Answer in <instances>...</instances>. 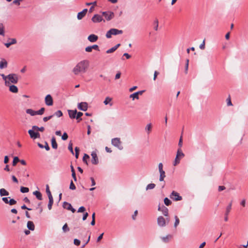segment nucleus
<instances>
[{"label": "nucleus", "instance_id": "f257e3e1", "mask_svg": "<svg viewBox=\"0 0 248 248\" xmlns=\"http://www.w3.org/2000/svg\"><path fill=\"white\" fill-rule=\"evenodd\" d=\"M89 66L88 60H83L78 62L72 69V72L75 76L81 75L85 73Z\"/></svg>", "mask_w": 248, "mask_h": 248}, {"label": "nucleus", "instance_id": "f03ea898", "mask_svg": "<svg viewBox=\"0 0 248 248\" xmlns=\"http://www.w3.org/2000/svg\"><path fill=\"white\" fill-rule=\"evenodd\" d=\"M123 33L122 30H119L116 29H111L106 33V36L107 38H110L112 35L121 34Z\"/></svg>", "mask_w": 248, "mask_h": 248}, {"label": "nucleus", "instance_id": "7ed1b4c3", "mask_svg": "<svg viewBox=\"0 0 248 248\" xmlns=\"http://www.w3.org/2000/svg\"><path fill=\"white\" fill-rule=\"evenodd\" d=\"M170 218L167 217L166 219H165L164 217H163L162 216H159L157 218V224L160 227H165L167 224L169 223L170 222Z\"/></svg>", "mask_w": 248, "mask_h": 248}, {"label": "nucleus", "instance_id": "20e7f679", "mask_svg": "<svg viewBox=\"0 0 248 248\" xmlns=\"http://www.w3.org/2000/svg\"><path fill=\"white\" fill-rule=\"evenodd\" d=\"M8 86L11 83L16 84L18 81V77L15 74H10L8 75Z\"/></svg>", "mask_w": 248, "mask_h": 248}, {"label": "nucleus", "instance_id": "39448f33", "mask_svg": "<svg viewBox=\"0 0 248 248\" xmlns=\"http://www.w3.org/2000/svg\"><path fill=\"white\" fill-rule=\"evenodd\" d=\"M102 14L107 21L110 20L114 17L113 12L110 11L103 12Z\"/></svg>", "mask_w": 248, "mask_h": 248}, {"label": "nucleus", "instance_id": "423d86ee", "mask_svg": "<svg viewBox=\"0 0 248 248\" xmlns=\"http://www.w3.org/2000/svg\"><path fill=\"white\" fill-rule=\"evenodd\" d=\"M170 198L174 201H181L182 199L181 196H180L178 193L173 191L170 195Z\"/></svg>", "mask_w": 248, "mask_h": 248}, {"label": "nucleus", "instance_id": "0eeeda50", "mask_svg": "<svg viewBox=\"0 0 248 248\" xmlns=\"http://www.w3.org/2000/svg\"><path fill=\"white\" fill-rule=\"evenodd\" d=\"M92 21L93 23H99L102 21H104V22L105 21V20L103 19L102 16L98 14H95L92 17Z\"/></svg>", "mask_w": 248, "mask_h": 248}, {"label": "nucleus", "instance_id": "6e6552de", "mask_svg": "<svg viewBox=\"0 0 248 248\" xmlns=\"http://www.w3.org/2000/svg\"><path fill=\"white\" fill-rule=\"evenodd\" d=\"M111 143L114 146L117 147L119 149H121V141L120 140V138H114V139H112Z\"/></svg>", "mask_w": 248, "mask_h": 248}, {"label": "nucleus", "instance_id": "1a4fd4ad", "mask_svg": "<svg viewBox=\"0 0 248 248\" xmlns=\"http://www.w3.org/2000/svg\"><path fill=\"white\" fill-rule=\"evenodd\" d=\"M28 133L31 139H35L37 138H39L40 137V135L38 132H35L33 130H29L28 131Z\"/></svg>", "mask_w": 248, "mask_h": 248}, {"label": "nucleus", "instance_id": "9d476101", "mask_svg": "<svg viewBox=\"0 0 248 248\" xmlns=\"http://www.w3.org/2000/svg\"><path fill=\"white\" fill-rule=\"evenodd\" d=\"M45 103L47 106H52L53 104L52 97L50 94L47 95L45 97Z\"/></svg>", "mask_w": 248, "mask_h": 248}, {"label": "nucleus", "instance_id": "9b49d317", "mask_svg": "<svg viewBox=\"0 0 248 248\" xmlns=\"http://www.w3.org/2000/svg\"><path fill=\"white\" fill-rule=\"evenodd\" d=\"M158 210L162 212V214L167 217H169V211L168 209L164 205H162L161 207L159 206L158 208Z\"/></svg>", "mask_w": 248, "mask_h": 248}, {"label": "nucleus", "instance_id": "f8f14e48", "mask_svg": "<svg viewBox=\"0 0 248 248\" xmlns=\"http://www.w3.org/2000/svg\"><path fill=\"white\" fill-rule=\"evenodd\" d=\"M143 92H144V91H139V92L134 93L130 94V98H132L133 100H134L135 99H139V95L142 94Z\"/></svg>", "mask_w": 248, "mask_h": 248}, {"label": "nucleus", "instance_id": "ddd939ff", "mask_svg": "<svg viewBox=\"0 0 248 248\" xmlns=\"http://www.w3.org/2000/svg\"><path fill=\"white\" fill-rule=\"evenodd\" d=\"M78 108L82 111H86L88 109V104L86 102H81L78 104Z\"/></svg>", "mask_w": 248, "mask_h": 248}, {"label": "nucleus", "instance_id": "4468645a", "mask_svg": "<svg viewBox=\"0 0 248 248\" xmlns=\"http://www.w3.org/2000/svg\"><path fill=\"white\" fill-rule=\"evenodd\" d=\"M92 158V163L93 164H97L98 163V157L97 156V154L95 152H93L91 154Z\"/></svg>", "mask_w": 248, "mask_h": 248}, {"label": "nucleus", "instance_id": "2eb2a0df", "mask_svg": "<svg viewBox=\"0 0 248 248\" xmlns=\"http://www.w3.org/2000/svg\"><path fill=\"white\" fill-rule=\"evenodd\" d=\"M17 41L15 38H9L8 39V42L5 43L4 45L6 47L8 48L11 45L16 44Z\"/></svg>", "mask_w": 248, "mask_h": 248}, {"label": "nucleus", "instance_id": "dca6fc26", "mask_svg": "<svg viewBox=\"0 0 248 248\" xmlns=\"http://www.w3.org/2000/svg\"><path fill=\"white\" fill-rule=\"evenodd\" d=\"M87 9H84L81 12H79L77 16L78 19L80 20L84 17L87 12Z\"/></svg>", "mask_w": 248, "mask_h": 248}, {"label": "nucleus", "instance_id": "f3484780", "mask_svg": "<svg viewBox=\"0 0 248 248\" xmlns=\"http://www.w3.org/2000/svg\"><path fill=\"white\" fill-rule=\"evenodd\" d=\"M98 36L95 34H92L88 37V40L92 43L95 42L98 40Z\"/></svg>", "mask_w": 248, "mask_h": 248}, {"label": "nucleus", "instance_id": "a211bd4d", "mask_svg": "<svg viewBox=\"0 0 248 248\" xmlns=\"http://www.w3.org/2000/svg\"><path fill=\"white\" fill-rule=\"evenodd\" d=\"M68 114L69 115L70 118L71 119L76 118L77 110H69Z\"/></svg>", "mask_w": 248, "mask_h": 248}, {"label": "nucleus", "instance_id": "6ab92c4d", "mask_svg": "<svg viewBox=\"0 0 248 248\" xmlns=\"http://www.w3.org/2000/svg\"><path fill=\"white\" fill-rule=\"evenodd\" d=\"M112 100V98L110 97H107L104 101V103L105 105L109 104L110 106H112V103H111Z\"/></svg>", "mask_w": 248, "mask_h": 248}, {"label": "nucleus", "instance_id": "aec40b11", "mask_svg": "<svg viewBox=\"0 0 248 248\" xmlns=\"http://www.w3.org/2000/svg\"><path fill=\"white\" fill-rule=\"evenodd\" d=\"M172 238V235L170 234L167 235L166 236L162 237L161 238L162 241L164 243H168L169 242V241Z\"/></svg>", "mask_w": 248, "mask_h": 248}, {"label": "nucleus", "instance_id": "412c9836", "mask_svg": "<svg viewBox=\"0 0 248 248\" xmlns=\"http://www.w3.org/2000/svg\"><path fill=\"white\" fill-rule=\"evenodd\" d=\"M120 46V44H118L116 45L115 46H114L112 47V48L108 49L106 51L107 53H111L113 52L114 51H115L118 48V47Z\"/></svg>", "mask_w": 248, "mask_h": 248}, {"label": "nucleus", "instance_id": "4be33fe9", "mask_svg": "<svg viewBox=\"0 0 248 248\" xmlns=\"http://www.w3.org/2000/svg\"><path fill=\"white\" fill-rule=\"evenodd\" d=\"M27 227L29 230L33 231L34 230L35 226L33 222L29 221L27 223Z\"/></svg>", "mask_w": 248, "mask_h": 248}, {"label": "nucleus", "instance_id": "5701e85b", "mask_svg": "<svg viewBox=\"0 0 248 248\" xmlns=\"http://www.w3.org/2000/svg\"><path fill=\"white\" fill-rule=\"evenodd\" d=\"M33 195H34L36 198L39 200H42V196L41 192L39 191H34L33 193Z\"/></svg>", "mask_w": 248, "mask_h": 248}, {"label": "nucleus", "instance_id": "b1692460", "mask_svg": "<svg viewBox=\"0 0 248 248\" xmlns=\"http://www.w3.org/2000/svg\"><path fill=\"white\" fill-rule=\"evenodd\" d=\"M9 90L10 92L14 93H16L18 92L17 87L16 86L14 85L10 86Z\"/></svg>", "mask_w": 248, "mask_h": 248}, {"label": "nucleus", "instance_id": "393cba45", "mask_svg": "<svg viewBox=\"0 0 248 248\" xmlns=\"http://www.w3.org/2000/svg\"><path fill=\"white\" fill-rule=\"evenodd\" d=\"M7 66V62L5 59H2L1 62H0V68L3 69L4 68H6Z\"/></svg>", "mask_w": 248, "mask_h": 248}, {"label": "nucleus", "instance_id": "a878e982", "mask_svg": "<svg viewBox=\"0 0 248 248\" xmlns=\"http://www.w3.org/2000/svg\"><path fill=\"white\" fill-rule=\"evenodd\" d=\"M51 144L53 148L56 149L58 148V145L54 137H53L51 139Z\"/></svg>", "mask_w": 248, "mask_h": 248}, {"label": "nucleus", "instance_id": "bb28decb", "mask_svg": "<svg viewBox=\"0 0 248 248\" xmlns=\"http://www.w3.org/2000/svg\"><path fill=\"white\" fill-rule=\"evenodd\" d=\"M176 156H177V157H179L180 159H182V158H183L184 157L185 155L182 151L181 148H179L178 149L177 152Z\"/></svg>", "mask_w": 248, "mask_h": 248}, {"label": "nucleus", "instance_id": "cd10ccee", "mask_svg": "<svg viewBox=\"0 0 248 248\" xmlns=\"http://www.w3.org/2000/svg\"><path fill=\"white\" fill-rule=\"evenodd\" d=\"M0 195L1 196L9 195V192L4 188H1L0 189Z\"/></svg>", "mask_w": 248, "mask_h": 248}, {"label": "nucleus", "instance_id": "c85d7f7f", "mask_svg": "<svg viewBox=\"0 0 248 248\" xmlns=\"http://www.w3.org/2000/svg\"><path fill=\"white\" fill-rule=\"evenodd\" d=\"M232 201H231L228 205L227 206L226 208V212L225 213H226L227 215H229L231 209H232Z\"/></svg>", "mask_w": 248, "mask_h": 248}, {"label": "nucleus", "instance_id": "c756f323", "mask_svg": "<svg viewBox=\"0 0 248 248\" xmlns=\"http://www.w3.org/2000/svg\"><path fill=\"white\" fill-rule=\"evenodd\" d=\"M71 204L67 202H64L63 203V207L65 209H66L67 210L70 209V208L71 207Z\"/></svg>", "mask_w": 248, "mask_h": 248}, {"label": "nucleus", "instance_id": "7c9ffc66", "mask_svg": "<svg viewBox=\"0 0 248 248\" xmlns=\"http://www.w3.org/2000/svg\"><path fill=\"white\" fill-rule=\"evenodd\" d=\"M26 113L30 114L31 116H34L36 115V111H34L32 109H27L26 110Z\"/></svg>", "mask_w": 248, "mask_h": 248}, {"label": "nucleus", "instance_id": "2f4dec72", "mask_svg": "<svg viewBox=\"0 0 248 248\" xmlns=\"http://www.w3.org/2000/svg\"><path fill=\"white\" fill-rule=\"evenodd\" d=\"M153 25H154V29L155 31H157L158 30V20L157 19H155L154 22H153Z\"/></svg>", "mask_w": 248, "mask_h": 248}, {"label": "nucleus", "instance_id": "473e14b6", "mask_svg": "<svg viewBox=\"0 0 248 248\" xmlns=\"http://www.w3.org/2000/svg\"><path fill=\"white\" fill-rule=\"evenodd\" d=\"M0 76L2 77L3 79L4 80L5 85L8 86V81L7 79L8 76H5L3 74H0Z\"/></svg>", "mask_w": 248, "mask_h": 248}, {"label": "nucleus", "instance_id": "72a5a7b5", "mask_svg": "<svg viewBox=\"0 0 248 248\" xmlns=\"http://www.w3.org/2000/svg\"><path fill=\"white\" fill-rule=\"evenodd\" d=\"M160 172V177H159V181H163L164 180V178L165 177V172L164 170L159 171Z\"/></svg>", "mask_w": 248, "mask_h": 248}, {"label": "nucleus", "instance_id": "f704fd0d", "mask_svg": "<svg viewBox=\"0 0 248 248\" xmlns=\"http://www.w3.org/2000/svg\"><path fill=\"white\" fill-rule=\"evenodd\" d=\"M46 192L47 193L48 198H53L51 192L49 190V186L48 185L46 186Z\"/></svg>", "mask_w": 248, "mask_h": 248}, {"label": "nucleus", "instance_id": "c9c22d12", "mask_svg": "<svg viewBox=\"0 0 248 248\" xmlns=\"http://www.w3.org/2000/svg\"><path fill=\"white\" fill-rule=\"evenodd\" d=\"M151 130H152V124H148L146 127H145V130L147 131L148 134H149L150 132L151 131Z\"/></svg>", "mask_w": 248, "mask_h": 248}, {"label": "nucleus", "instance_id": "e433bc0d", "mask_svg": "<svg viewBox=\"0 0 248 248\" xmlns=\"http://www.w3.org/2000/svg\"><path fill=\"white\" fill-rule=\"evenodd\" d=\"M49 199V202L48 204V208L49 210H51L52 208V206L53 203V198H48Z\"/></svg>", "mask_w": 248, "mask_h": 248}, {"label": "nucleus", "instance_id": "4c0bfd02", "mask_svg": "<svg viewBox=\"0 0 248 248\" xmlns=\"http://www.w3.org/2000/svg\"><path fill=\"white\" fill-rule=\"evenodd\" d=\"M174 218H175V222H174V226L175 228H176L179 224L180 220L177 216H175L174 217Z\"/></svg>", "mask_w": 248, "mask_h": 248}, {"label": "nucleus", "instance_id": "58836bf2", "mask_svg": "<svg viewBox=\"0 0 248 248\" xmlns=\"http://www.w3.org/2000/svg\"><path fill=\"white\" fill-rule=\"evenodd\" d=\"M20 191L22 193H27L29 191V189L26 187L21 186L20 188Z\"/></svg>", "mask_w": 248, "mask_h": 248}, {"label": "nucleus", "instance_id": "ea45409f", "mask_svg": "<svg viewBox=\"0 0 248 248\" xmlns=\"http://www.w3.org/2000/svg\"><path fill=\"white\" fill-rule=\"evenodd\" d=\"M0 35H4V26L1 23H0Z\"/></svg>", "mask_w": 248, "mask_h": 248}, {"label": "nucleus", "instance_id": "a19ab883", "mask_svg": "<svg viewBox=\"0 0 248 248\" xmlns=\"http://www.w3.org/2000/svg\"><path fill=\"white\" fill-rule=\"evenodd\" d=\"M180 160H181V159L179 157H177V156H176L175 160L173 163V165L176 166L177 165L179 164V163L180 162Z\"/></svg>", "mask_w": 248, "mask_h": 248}, {"label": "nucleus", "instance_id": "79ce46f5", "mask_svg": "<svg viewBox=\"0 0 248 248\" xmlns=\"http://www.w3.org/2000/svg\"><path fill=\"white\" fill-rule=\"evenodd\" d=\"M45 110V109L44 108H42L39 110L36 111V115H42L44 113Z\"/></svg>", "mask_w": 248, "mask_h": 248}, {"label": "nucleus", "instance_id": "37998d69", "mask_svg": "<svg viewBox=\"0 0 248 248\" xmlns=\"http://www.w3.org/2000/svg\"><path fill=\"white\" fill-rule=\"evenodd\" d=\"M164 203L167 206H169L171 204V202L168 198H165L164 199Z\"/></svg>", "mask_w": 248, "mask_h": 248}, {"label": "nucleus", "instance_id": "c03bdc74", "mask_svg": "<svg viewBox=\"0 0 248 248\" xmlns=\"http://www.w3.org/2000/svg\"><path fill=\"white\" fill-rule=\"evenodd\" d=\"M83 115V113L81 112H77V115H76V119L78 120V122H79L81 120V119H79V118Z\"/></svg>", "mask_w": 248, "mask_h": 248}, {"label": "nucleus", "instance_id": "a18cd8bd", "mask_svg": "<svg viewBox=\"0 0 248 248\" xmlns=\"http://www.w3.org/2000/svg\"><path fill=\"white\" fill-rule=\"evenodd\" d=\"M54 115L58 117H60L62 116V112L61 110H58L55 113Z\"/></svg>", "mask_w": 248, "mask_h": 248}, {"label": "nucleus", "instance_id": "49530a36", "mask_svg": "<svg viewBox=\"0 0 248 248\" xmlns=\"http://www.w3.org/2000/svg\"><path fill=\"white\" fill-rule=\"evenodd\" d=\"M19 161V159L18 157L16 156L14 158L13 161V165L15 166L18 162Z\"/></svg>", "mask_w": 248, "mask_h": 248}, {"label": "nucleus", "instance_id": "de8ad7c7", "mask_svg": "<svg viewBox=\"0 0 248 248\" xmlns=\"http://www.w3.org/2000/svg\"><path fill=\"white\" fill-rule=\"evenodd\" d=\"M155 185L154 184H150L147 185L146 187V189H153L155 187Z\"/></svg>", "mask_w": 248, "mask_h": 248}, {"label": "nucleus", "instance_id": "09e8293b", "mask_svg": "<svg viewBox=\"0 0 248 248\" xmlns=\"http://www.w3.org/2000/svg\"><path fill=\"white\" fill-rule=\"evenodd\" d=\"M68 149L71 152L72 154H74V151L73 149V144L71 142H70L68 145Z\"/></svg>", "mask_w": 248, "mask_h": 248}, {"label": "nucleus", "instance_id": "8fccbe9b", "mask_svg": "<svg viewBox=\"0 0 248 248\" xmlns=\"http://www.w3.org/2000/svg\"><path fill=\"white\" fill-rule=\"evenodd\" d=\"M62 230L64 232H67L69 231L67 224L65 223L62 227Z\"/></svg>", "mask_w": 248, "mask_h": 248}, {"label": "nucleus", "instance_id": "3c124183", "mask_svg": "<svg viewBox=\"0 0 248 248\" xmlns=\"http://www.w3.org/2000/svg\"><path fill=\"white\" fill-rule=\"evenodd\" d=\"M89 158V156L87 154H84V156L83 157V161L86 164H88L87 159Z\"/></svg>", "mask_w": 248, "mask_h": 248}, {"label": "nucleus", "instance_id": "603ef678", "mask_svg": "<svg viewBox=\"0 0 248 248\" xmlns=\"http://www.w3.org/2000/svg\"><path fill=\"white\" fill-rule=\"evenodd\" d=\"M16 201H15L14 199H10L9 201V202L8 203H9L10 205H14L15 204H16Z\"/></svg>", "mask_w": 248, "mask_h": 248}, {"label": "nucleus", "instance_id": "864d4df0", "mask_svg": "<svg viewBox=\"0 0 248 248\" xmlns=\"http://www.w3.org/2000/svg\"><path fill=\"white\" fill-rule=\"evenodd\" d=\"M76 186H75V185L74 184L73 182L72 181H71V183H70V186H69V188L71 190H75L76 189Z\"/></svg>", "mask_w": 248, "mask_h": 248}, {"label": "nucleus", "instance_id": "5fc2aeb1", "mask_svg": "<svg viewBox=\"0 0 248 248\" xmlns=\"http://www.w3.org/2000/svg\"><path fill=\"white\" fill-rule=\"evenodd\" d=\"M53 115H50L49 116L45 117L43 118V121L45 122H46L47 121H48L49 120L51 119L53 117Z\"/></svg>", "mask_w": 248, "mask_h": 248}, {"label": "nucleus", "instance_id": "6e6d98bb", "mask_svg": "<svg viewBox=\"0 0 248 248\" xmlns=\"http://www.w3.org/2000/svg\"><path fill=\"white\" fill-rule=\"evenodd\" d=\"M75 152H76L75 157L76 158H78V157L79 149L78 147H76L75 148Z\"/></svg>", "mask_w": 248, "mask_h": 248}, {"label": "nucleus", "instance_id": "4d7b16f0", "mask_svg": "<svg viewBox=\"0 0 248 248\" xmlns=\"http://www.w3.org/2000/svg\"><path fill=\"white\" fill-rule=\"evenodd\" d=\"M68 135L66 132H64L63 135H62V140H65L68 139Z\"/></svg>", "mask_w": 248, "mask_h": 248}, {"label": "nucleus", "instance_id": "13d9d810", "mask_svg": "<svg viewBox=\"0 0 248 248\" xmlns=\"http://www.w3.org/2000/svg\"><path fill=\"white\" fill-rule=\"evenodd\" d=\"M74 243L76 246H79L80 244V241L78 239H75L74 240Z\"/></svg>", "mask_w": 248, "mask_h": 248}, {"label": "nucleus", "instance_id": "bf43d9fd", "mask_svg": "<svg viewBox=\"0 0 248 248\" xmlns=\"http://www.w3.org/2000/svg\"><path fill=\"white\" fill-rule=\"evenodd\" d=\"M92 49H94L97 51H99V46L97 45H93L91 46Z\"/></svg>", "mask_w": 248, "mask_h": 248}, {"label": "nucleus", "instance_id": "052dcab7", "mask_svg": "<svg viewBox=\"0 0 248 248\" xmlns=\"http://www.w3.org/2000/svg\"><path fill=\"white\" fill-rule=\"evenodd\" d=\"M85 211V207H83V206H81L80 207H79L78 208V212H80V213H82V212H84Z\"/></svg>", "mask_w": 248, "mask_h": 248}, {"label": "nucleus", "instance_id": "680f3d73", "mask_svg": "<svg viewBox=\"0 0 248 248\" xmlns=\"http://www.w3.org/2000/svg\"><path fill=\"white\" fill-rule=\"evenodd\" d=\"M92 48L91 46H88L85 48V51L88 52H91L92 51Z\"/></svg>", "mask_w": 248, "mask_h": 248}, {"label": "nucleus", "instance_id": "e2e57ef3", "mask_svg": "<svg viewBox=\"0 0 248 248\" xmlns=\"http://www.w3.org/2000/svg\"><path fill=\"white\" fill-rule=\"evenodd\" d=\"M227 105H228V106H232V102H231V97H230V96H229V97L227 99Z\"/></svg>", "mask_w": 248, "mask_h": 248}, {"label": "nucleus", "instance_id": "0e129e2a", "mask_svg": "<svg viewBox=\"0 0 248 248\" xmlns=\"http://www.w3.org/2000/svg\"><path fill=\"white\" fill-rule=\"evenodd\" d=\"M200 48L201 49H204L205 48V41L203 40L202 43L200 45Z\"/></svg>", "mask_w": 248, "mask_h": 248}, {"label": "nucleus", "instance_id": "69168bd1", "mask_svg": "<svg viewBox=\"0 0 248 248\" xmlns=\"http://www.w3.org/2000/svg\"><path fill=\"white\" fill-rule=\"evenodd\" d=\"M12 179L13 181L14 182L17 184L18 183V180L17 179V178L14 175H12Z\"/></svg>", "mask_w": 248, "mask_h": 248}, {"label": "nucleus", "instance_id": "338daca9", "mask_svg": "<svg viewBox=\"0 0 248 248\" xmlns=\"http://www.w3.org/2000/svg\"><path fill=\"white\" fill-rule=\"evenodd\" d=\"M22 0H14L13 3L17 5H19L20 1H21Z\"/></svg>", "mask_w": 248, "mask_h": 248}, {"label": "nucleus", "instance_id": "774afa93", "mask_svg": "<svg viewBox=\"0 0 248 248\" xmlns=\"http://www.w3.org/2000/svg\"><path fill=\"white\" fill-rule=\"evenodd\" d=\"M9 198H7V197H3L2 198V200L5 203H8L9 202V200H8V199Z\"/></svg>", "mask_w": 248, "mask_h": 248}]
</instances>
